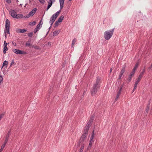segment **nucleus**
Returning a JSON list of instances; mask_svg holds the SVG:
<instances>
[{"mask_svg": "<svg viewBox=\"0 0 152 152\" xmlns=\"http://www.w3.org/2000/svg\"><path fill=\"white\" fill-rule=\"evenodd\" d=\"M6 2L8 3H10L11 2V0H6Z\"/></svg>", "mask_w": 152, "mask_h": 152, "instance_id": "obj_53", "label": "nucleus"}, {"mask_svg": "<svg viewBox=\"0 0 152 152\" xmlns=\"http://www.w3.org/2000/svg\"><path fill=\"white\" fill-rule=\"evenodd\" d=\"M72 0H69V1H71Z\"/></svg>", "mask_w": 152, "mask_h": 152, "instance_id": "obj_62", "label": "nucleus"}, {"mask_svg": "<svg viewBox=\"0 0 152 152\" xmlns=\"http://www.w3.org/2000/svg\"><path fill=\"white\" fill-rule=\"evenodd\" d=\"M6 43H7L6 42V41H4V46H5V45H6Z\"/></svg>", "mask_w": 152, "mask_h": 152, "instance_id": "obj_54", "label": "nucleus"}, {"mask_svg": "<svg viewBox=\"0 0 152 152\" xmlns=\"http://www.w3.org/2000/svg\"><path fill=\"white\" fill-rule=\"evenodd\" d=\"M37 10V9L36 8H34L29 13V15H33L36 12Z\"/></svg>", "mask_w": 152, "mask_h": 152, "instance_id": "obj_12", "label": "nucleus"}, {"mask_svg": "<svg viewBox=\"0 0 152 152\" xmlns=\"http://www.w3.org/2000/svg\"><path fill=\"white\" fill-rule=\"evenodd\" d=\"M123 75L120 74L118 77V79L120 80L121 79V77Z\"/></svg>", "mask_w": 152, "mask_h": 152, "instance_id": "obj_43", "label": "nucleus"}, {"mask_svg": "<svg viewBox=\"0 0 152 152\" xmlns=\"http://www.w3.org/2000/svg\"><path fill=\"white\" fill-rule=\"evenodd\" d=\"M3 81V77L1 76H0V85H1V83Z\"/></svg>", "mask_w": 152, "mask_h": 152, "instance_id": "obj_35", "label": "nucleus"}, {"mask_svg": "<svg viewBox=\"0 0 152 152\" xmlns=\"http://www.w3.org/2000/svg\"><path fill=\"white\" fill-rule=\"evenodd\" d=\"M12 44L13 45H14L15 46H16V43L15 42H14L12 41Z\"/></svg>", "mask_w": 152, "mask_h": 152, "instance_id": "obj_45", "label": "nucleus"}, {"mask_svg": "<svg viewBox=\"0 0 152 152\" xmlns=\"http://www.w3.org/2000/svg\"><path fill=\"white\" fill-rule=\"evenodd\" d=\"M138 65H139L138 63H136V64L134 67V68L133 69V70H134V71H135V70H136V69L137 68V67H138Z\"/></svg>", "mask_w": 152, "mask_h": 152, "instance_id": "obj_27", "label": "nucleus"}, {"mask_svg": "<svg viewBox=\"0 0 152 152\" xmlns=\"http://www.w3.org/2000/svg\"><path fill=\"white\" fill-rule=\"evenodd\" d=\"M30 41H31V40H29L28 42H30Z\"/></svg>", "mask_w": 152, "mask_h": 152, "instance_id": "obj_61", "label": "nucleus"}, {"mask_svg": "<svg viewBox=\"0 0 152 152\" xmlns=\"http://www.w3.org/2000/svg\"><path fill=\"white\" fill-rule=\"evenodd\" d=\"M119 95H118L117 94V96H116L115 97V101H116L117 100V99H118L119 98Z\"/></svg>", "mask_w": 152, "mask_h": 152, "instance_id": "obj_44", "label": "nucleus"}, {"mask_svg": "<svg viewBox=\"0 0 152 152\" xmlns=\"http://www.w3.org/2000/svg\"><path fill=\"white\" fill-rule=\"evenodd\" d=\"M149 109V104L148 105H147L146 109V111L147 112H148Z\"/></svg>", "mask_w": 152, "mask_h": 152, "instance_id": "obj_37", "label": "nucleus"}, {"mask_svg": "<svg viewBox=\"0 0 152 152\" xmlns=\"http://www.w3.org/2000/svg\"><path fill=\"white\" fill-rule=\"evenodd\" d=\"M88 133L84 132L81 137L80 139L79 140L80 142H84V141L86 139V137L88 135Z\"/></svg>", "mask_w": 152, "mask_h": 152, "instance_id": "obj_7", "label": "nucleus"}, {"mask_svg": "<svg viewBox=\"0 0 152 152\" xmlns=\"http://www.w3.org/2000/svg\"><path fill=\"white\" fill-rule=\"evenodd\" d=\"M89 128H90V127H89V126H86L85 128L84 132H86V133H88V131Z\"/></svg>", "mask_w": 152, "mask_h": 152, "instance_id": "obj_23", "label": "nucleus"}, {"mask_svg": "<svg viewBox=\"0 0 152 152\" xmlns=\"http://www.w3.org/2000/svg\"><path fill=\"white\" fill-rule=\"evenodd\" d=\"M6 143H4V144H3L1 146V149H0V152H1L2 151L3 149L4 148L5 146L6 145Z\"/></svg>", "mask_w": 152, "mask_h": 152, "instance_id": "obj_24", "label": "nucleus"}, {"mask_svg": "<svg viewBox=\"0 0 152 152\" xmlns=\"http://www.w3.org/2000/svg\"><path fill=\"white\" fill-rule=\"evenodd\" d=\"M123 86H124V84H123V85H121L119 90H121V91L123 87Z\"/></svg>", "mask_w": 152, "mask_h": 152, "instance_id": "obj_48", "label": "nucleus"}, {"mask_svg": "<svg viewBox=\"0 0 152 152\" xmlns=\"http://www.w3.org/2000/svg\"><path fill=\"white\" fill-rule=\"evenodd\" d=\"M25 46L26 47L28 46V47H29L30 48H31L32 47H33V46H32V44H30V43H28L27 42L26 43V44H25Z\"/></svg>", "mask_w": 152, "mask_h": 152, "instance_id": "obj_25", "label": "nucleus"}, {"mask_svg": "<svg viewBox=\"0 0 152 152\" xmlns=\"http://www.w3.org/2000/svg\"><path fill=\"white\" fill-rule=\"evenodd\" d=\"M30 16H31L29 14H28L25 17H24V18H29Z\"/></svg>", "mask_w": 152, "mask_h": 152, "instance_id": "obj_46", "label": "nucleus"}, {"mask_svg": "<svg viewBox=\"0 0 152 152\" xmlns=\"http://www.w3.org/2000/svg\"><path fill=\"white\" fill-rule=\"evenodd\" d=\"M94 117H92L91 118L89 121L88 122L87 124L86 125V126H88L89 127H90L91 124L94 120Z\"/></svg>", "mask_w": 152, "mask_h": 152, "instance_id": "obj_11", "label": "nucleus"}, {"mask_svg": "<svg viewBox=\"0 0 152 152\" xmlns=\"http://www.w3.org/2000/svg\"><path fill=\"white\" fill-rule=\"evenodd\" d=\"M55 0H53V1H54Z\"/></svg>", "mask_w": 152, "mask_h": 152, "instance_id": "obj_63", "label": "nucleus"}, {"mask_svg": "<svg viewBox=\"0 0 152 152\" xmlns=\"http://www.w3.org/2000/svg\"><path fill=\"white\" fill-rule=\"evenodd\" d=\"M80 143H81V146L80 148L79 152H82L84 147L85 143L83 142Z\"/></svg>", "mask_w": 152, "mask_h": 152, "instance_id": "obj_13", "label": "nucleus"}, {"mask_svg": "<svg viewBox=\"0 0 152 152\" xmlns=\"http://www.w3.org/2000/svg\"><path fill=\"white\" fill-rule=\"evenodd\" d=\"M99 86H96V85H94L91 91V94L92 96L95 95L97 92L98 88H99Z\"/></svg>", "mask_w": 152, "mask_h": 152, "instance_id": "obj_5", "label": "nucleus"}, {"mask_svg": "<svg viewBox=\"0 0 152 152\" xmlns=\"http://www.w3.org/2000/svg\"><path fill=\"white\" fill-rule=\"evenodd\" d=\"M114 28H113L111 30H108L104 32V37L107 40H109L113 35Z\"/></svg>", "mask_w": 152, "mask_h": 152, "instance_id": "obj_1", "label": "nucleus"}, {"mask_svg": "<svg viewBox=\"0 0 152 152\" xmlns=\"http://www.w3.org/2000/svg\"><path fill=\"white\" fill-rule=\"evenodd\" d=\"M5 37L6 38H7V35L6 34V33H5Z\"/></svg>", "mask_w": 152, "mask_h": 152, "instance_id": "obj_58", "label": "nucleus"}, {"mask_svg": "<svg viewBox=\"0 0 152 152\" xmlns=\"http://www.w3.org/2000/svg\"><path fill=\"white\" fill-rule=\"evenodd\" d=\"M41 21L40 22V23H39L37 26V27H38L39 28H40V27H41L43 23H41Z\"/></svg>", "mask_w": 152, "mask_h": 152, "instance_id": "obj_34", "label": "nucleus"}, {"mask_svg": "<svg viewBox=\"0 0 152 152\" xmlns=\"http://www.w3.org/2000/svg\"><path fill=\"white\" fill-rule=\"evenodd\" d=\"M36 23V22L35 21H34L33 22H30L29 23V25L31 26H33Z\"/></svg>", "mask_w": 152, "mask_h": 152, "instance_id": "obj_28", "label": "nucleus"}, {"mask_svg": "<svg viewBox=\"0 0 152 152\" xmlns=\"http://www.w3.org/2000/svg\"><path fill=\"white\" fill-rule=\"evenodd\" d=\"M53 4V0H49L48 2V5L47 7V10L49 9V8L51 7Z\"/></svg>", "mask_w": 152, "mask_h": 152, "instance_id": "obj_14", "label": "nucleus"}, {"mask_svg": "<svg viewBox=\"0 0 152 152\" xmlns=\"http://www.w3.org/2000/svg\"><path fill=\"white\" fill-rule=\"evenodd\" d=\"M7 43L6 44V45L4 47L3 53L5 54L6 53V51L8 50V48L7 47Z\"/></svg>", "mask_w": 152, "mask_h": 152, "instance_id": "obj_17", "label": "nucleus"}, {"mask_svg": "<svg viewBox=\"0 0 152 152\" xmlns=\"http://www.w3.org/2000/svg\"><path fill=\"white\" fill-rule=\"evenodd\" d=\"M135 71H134V70H133L132 72L130 73V75L132 76L134 75L135 73Z\"/></svg>", "mask_w": 152, "mask_h": 152, "instance_id": "obj_40", "label": "nucleus"}, {"mask_svg": "<svg viewBox=\"0 0 152 152\" xmlns=\"http://www.w3.org/2000/svg\"><path fill=\"white\" fill-rule=\"evenodd\" d=\"M64 0H59L60 5V9H62L63 7V5Z\"/></svg>", "mask_w": 152, "mask_h": 152, "instance_id": "obj_16", "label": "nucleus"}, {"mask_svg": "<svg viewBox=\"0 0 152 152\" xmlns=\"http://www.w3.org/2000/svg\"><path fill=\"white\" fill-rule=\"evenodd\" d=\"M112 71V69H110V72H111Z\"/></svg>", "mask_w": 152, "mask_h": 152, "instance_id": "obj_60", "label": "nucleus"}, {"mask_svg": "<svg viewBox=\"0 0 152 152\" xmlns=\"http://www.w3.org/2000/svg\"><path fill=\"white\" fill-rule=\"evenodd\" d=\"M19 5H20V6H21V7H22V4H20Z\"/></svg>", "mask_w": 152, "mask_h": 152, "instance_id": "obj_59", "label": "nucleus"}, {"mask_svg": "<svg viewBox=\"0 0 152 152\" xmlns=\"http://www.w3.org/2000/svg\"><path fill=\"white\" fill-rule=\"evenodd\" d=\"M95 135L94 130H93L91 133V135L90 137L89 144L88 146L87 149H90L92 145L93 144L94 140V138Z\"/></svg>", "mask_w": 152, "mask_h": 152, "instance_id": "obj_3", "label": "nucleus"}, {"mask_svg": "<svg viewBox=\"0 0 152 152\" xmlns=\"http://www.w3.org/2000/svg\"><path fill=\"white\" fill-rule=\"evenodd\" d=\"M66 61H64V63H63V64H62V67H64L65 66H66Z\"/></svg>", "mask_w": 152, "mask_h": 152, "instance_id": "obj_42", "label": "nucleus"}, {"mask_svg": "<svg viewBox=\"0 0 152 152\" xmlns=\"http://www.w3.org/2000/svg\"><path fill=\"white\" fill-rule=\"evenodd\" d=\"M123 86H124V84H123V85H121L119 90H121V91L123 87Z\"/></svg>", "mask_w": 152, "mask_h": 152, "instance_id": "obj_51", "label": "nucleus"}, {"mask_svg": "<svg viewBox=\"0 0 152 152\" xmlns=\"http://www.w3.org/2000/svg\"><path fill=\"white\" fill-rule=\"evenodd\" d=\"M121 90H119V91H118V93L117 94V95H118L120 96V95L121 94Z\"/></svg>", "mask_w": 152, "mask_h": 152, "instance_id": "obj_52", "label": "nucleus"}, {"mask_svg": "<svg viewBox=\"0 0 152 152\" xmlns=\"http://www.w3.org/2000/svg\"><path fill=\"white\" fill-rule=\"evenodd\" d=\"M145 72V69H144L142 70V72L140 73V74L139 76L142 77L143 76V75L144 73Z\"/></svg>", "mask_w": 152, "mask_h": 152, "instance_id": "obj_30", "label": "nucleus"}, {"mask_svg": "<svg viewBox=\"0 0 152 152\" xmlns=\"http://www.w3.org/2000/svg\"><path fill=\"white\" fill-rule=\"evenodd\" d=\"M132 76L129 75L127 80V82L129 83L131 80Z\"/></svg>", "mask_w": 152, "mask_h": 152, "instance_id": "obj_26", "label": "nucleus"}, {"mask_svg": "<svg viewBox=\"0 0 152 152\" xmlns=\"http://www.w3.org/2000/svg\"><path fill=\"white\" fill-rule=\"evenodd\" d=\"M100 80V79L98 77L97 78L96 80V83L94 84V85H96V86H99L98 84Z\"/></svg>", "mask_w": 152, "mask_h": 152, "instance_id": "obj_19", "label": "nucleus"}, {"mask_svg": "<svg viewBox=\"0 0 152 152\" xmlns=\"http://www.w3.org/2000/svg\"><path fill=\"white\" fill-rule=\"evenodd\" d=\"M8 64V62L6 61H4L3 64V66L2 67L1 69L4 66H5V67H7V65Z\"/></svg>", "mask_w": 152, "mask_h": 152, "instance_id": "obj_20", "label": "nucleus"}, {"mask_svg": "<svg viewBox=\"0 0 152 152\" xmlns=\"http://www.w3.org/2000/svg\"><path fill=\"white\" fill-rule=\"evenodd\" d=\"M60 12L61 10L57 11L56 13L52 15L50 21V24L51 25H52L56 18L59 15Z\"/></svg>", "mask_w": 152, "mask_h": 152, "instance_id": "obj_2", "label": "nucleus"}, {"mask_svg": "<svg viewBox=\"0 0 152 152\" xmlns=\"http://www.w3.org/2000/svg\"><path fill=\"white\" fill-rule=\"evenodd\" d=\"M15 62H14L13 60L12 61L11 63V64L10 65V67L12 66L13 65V64L15 65Z\"/></svg>", "mask_w": 152, "mask_h": 152, "instance_id": "obj_38", "label": "nucleus"}, {"mask_svg": "<svg viewBox=\"0 0 152 152\" xmlns=\"http://www.w3.org/2000/svg\"><path fill=\"white\" fill-rule=\"evenodd\" d=\"M16 31L17 33H24L26 31V29H21L19 28H17L16 29Z\"/></svg>", "mask_w": 152, "mask_h": 152, "instance_id": "obj_10", "label": "nucleus"}, {"mask_svg": "<svg viewBox=\"0 0 152 152\" xmlns=\"http://www.w3.org/2000/svg\"><path fill=\"white\" fill-rule=\"evenodd\" d=\"M28 37H31L33 36V33L31 32L30 33H29L28 34Z\"/></svg>", "mask_w": 152, "mask_h": 152, "instance_id": "obj_39", "label": "nucleus"}, {"mask_svg": "<svg viewBox=\"0 0 152 152\" xmlns=\"http://www.w3.org/2000/svg\"><path fill=\"white\" fill-rule=\"evenodd\" d=\"M142 77L139 76V77H138V78L137 79L135 83L137 84L140 81V80H141V78H142Z\"/></svg>", "mask_w": 152, "mask_h": 152, "instance_id": "obj_22", "label": "nucleus"}, {"mask_svg": "<svg viewBox=\"0 0 152 152\" xmlns=\"http://www.w3.org/2000/svg\"><path fill=\"white\" fill-rule=\"evenodd\" d=\"M12 51L14 53L17 54H26V52L18 49H14Z\"/></svg>", "mask_w": 152, "mask_h": 152, "instance_id": "obj_6", "label": "nucleus"}, {"mask_svg": "<svg viewBox=\"0 0 152 152\" xmlns=\"http://www.w3.org/2000/svg\"><path fill=\"white\" fill-rule=\"evenodd\" d=\"M123 86H124V84H123V85H121L119 90H121V91L123 87Z\"/></svg>", "mask_w": 152, "mask_h": 152, "instance_id": "obj_50", "label": "nucleus"}, {"mask_svg": "<svg viewBox=\"0 0 152 152\" xmlns=\"http://www.w3.org/2000/svg\"><path fill=\"white\" fill-rule=\"evenodd\" d=\"M125 66L124 65L122 67V68L120 74L123 75L125 71Z\"/></svg>", "mask_w": 152, "mask_h": 152, "instance_id": "obj_18", "label": "nucleus"}, {"mask_svg": "<svg viewBox=\"0 0 152 152\" xmlns=\"http://www.w3.org/2000/svg\"><path fill=\"white\" fill-rule=\"evenodd\" d=\"M137 85V84L135 83L134 86V88L132 91V92H134L135 91V90L136 89Z\"/></svg>", "mask_w": 152, "mask_h": 152, "instance_id": "obj_36", "label": "nucleus"}, {"mask_svg": "<svg viewBox=\"0 0 152 152\" xmlns=\"http://www.w3.org/2000/svg\"><path fill=\"white\" fill-rule=\"evenodd\" d=\"M4 114H1L0 115V120H1V119L3 118V116H4Z\"/></svg>", "mask_w": 152, "mask_h": 152, "instance_id": "obj_47", "label": "nucleus"}, {"mask_svg": "<svg viewBox=\"0 0 152 152\" xmlns=\"http://www.w3.org/2000/svg\"><path fill=\"white\" fill-rule=\"evenodd\" d=\"M64 18V16L63 15H61L59 18H58V20H57L58 22L60 23L63 20Z\"/></svg>", "mask_w": 152, "mask_h": 152, "instance_id": "obj_21", "label": "nucleus"}, {"mask_svg": "<svg viewBox=\"0 0 152 152\" xmlns=\"http://www.w3.org/2000/svg\"><path fill=\"white\" fill-rule=\"evenodd\" d=\"M48 45H51V43L50 42H49L48 43Z\"/></svg>", "mask_w": 152, "mask_h": 152, "instance_id": "obj_56", "label": "nucleus"}, {"mask_svg": "<svg viewBox=\"0 0 152 152\" xmlns=\"http://www.w3.org/2000/svg\"><path fill=\"white\" fill-rule=\"evenodd\" d=\"M59 33V31H55L53 32V35L54 36H56Z\"/></svg>", "mask_w": 152, "mask_h": 152, "instance_id": "obj_29", "label": "nucleus"}, {"mask_svg": "<svg viewBox=\"0 0 152 152\" xmlns=\"http://www.w3.org/2000/svg\"><path fill=\"white\" fill-rule=\"evenodd\" d=\"M53 89V87H50V90H51V89Z\"/></svg>", "mask_w": 152, "mask_h": 152, "instance_id": "obj_57", "label": "nucleus"}, {"mask_svg": "<svg viewBox=\"0 0 152 152\" xmlns=\"http://www.w3.org/2000/svg\"><path fill=\"white\" fill-rule=\"evenodd\" d=\"M10 15L13 18H15L16 15V12L15 10L11 9L9 11Z\"/></svg>", "mask_w": 152, "mask_h": 152, "instance_id": "obj_8", "label": "nucleus"}, {"mask_svg": "<svg viewBox=\"0 0 152 152\" xmlns=\"http://www.w3.org/2000/svg\"><path fill=\"white\" fill-rule=\"evenodd\" d=\"M71 3L70 2L69 4L68 7H69L71 6Z\"/></svg>", "mask_w": 152, "mask_h": 152, "instance_id": "obj_55", "label": "nucleus"}, {"mask_svg": "<svg viewBox=\"0 0 152 152\" xmlns=\"http://www.w3.org/2000/svg\"><path fill=\"white\" fill-rule=\"evenodd\" d=\"M10 132H11V131H10V130L7 133V134H6V136L5 139V141L4 142L5 143H7L8 142V141L9 140V138L10 135Z\"/></svg>", "mask_w": 152, "mask_h": 152, "instance_id": "obj_9", "label": "nucleus"}, {"mask_svg": "<svg viewBox=\"0 0 152 152\" xmlns=\"http://www.w3.org/2000/svg\"><path fill=\"white\" fill-rule=\"evenodd\" d=\"M39 29L40 28L36 26V28L34 29V33H36L37 31H38L39 30Z\"/></svg>", "mask_w": 152, "mask_h": 152, "instance_id": "obj_33", "label": "nucleus"}, {"mask_svg": "<svg viewBox=\"0 0 152 152\" xmlns=\"http://www.w3.org/2000/svg\"><path fill=\"white\" fill-rule=\"evenodd\" d=\"M60 23L59 22H58V20L56 21L55 23L54 24V26L55 27H56L59 24V23Z\"/></svg>", "mask_w": 152, "mask_h": 152, "instance_id": "obj_31", "label": "nucleus"}, {"mask_svg": "<svg viewBox=\"0 0 152 152\" xmlns=\"http://www.w3.org/2000/svg\"><path fill=\"white\" fill-rule=\"evenodd\" d=\"M23 17V15L20 14H16V17L15 18L19 19L22 18Z\"/></svg>", "mask_w": 152, "mask_h": 152, "instance_id": "obj_15", "label": "nucleus"}, {"mask_svg": "<svg viewBox=\"0 0 152 152\" xmlns=\"http://www.w3.org/2000/svg\"><path fill=\"white\" fill-rule=\"evenodd\" d=\"M76 41V39H73L72 42V47H73V46H74V45L75 44V42Z\"/></svg>", "mask_w": 152, "mask_h": 152, "instance_id": "obj_32", "label": "nucleus"}, {"mask_svg": "<svg viewBox=\"0 0 152 152\" xmlns=\"http://www.w3.org/2000/svg\"><path fill=\"white\" fill-rule=\"evenodd\" d=\"M39 1L41 3L44 4L45 3V0H39Z\"/></svg>", "mask_w": 152, "mask_h": 152, "instance_id": "obj_41", "label": "nucleus"}, {"mask_svg": "<svg viewBox=\"0 0 152 152\" xmlns=\"http://www.w3.org/2000/svg\"><path fill=\"white\" fill-rule=\"evenodd\" d=\"M10 22L9 20L7 19L6 20L5 28L4 30V33H7V34H10L9 29L10 28Z\"/></svg>", "mask_w": 152, "mask_h": 152, "instance_id": "obj_4", "label": "nucleus"}, {"mask_svg": "<svg viewBox=\"0 0 152 152\" xmlns=\"http://www.w3.org/2000/svg\"><path fill=\"white\" fill-rule=\"evenodd\" d=\"M123 86H124V84H123V85H121L119 90H121V91L123 87Z\"/></svg>", "mask_w": 152, "mask_h": 152, "instance_id": "obj_49", "label": "nucleus"}]
</instances>
